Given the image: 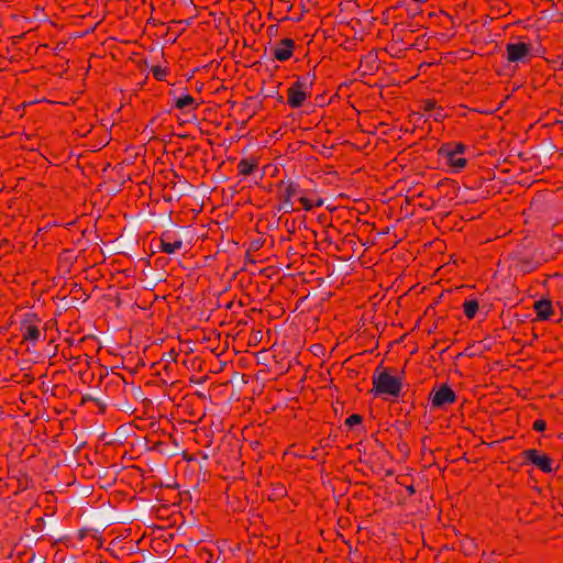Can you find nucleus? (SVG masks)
Wrapping results in <instances>:
<instances>
[{"label":"nucleus","mask_w":563,"mask_h":563,"mask_svg":"<svg viewBox=\"0 0 563 563\" xmlns=\"http://www.w3.org/2000/svg\"><path fill=\"white\" fill-rule=\"evenodd\" d=\"M314 74H306L296 78L287 89V104L291 109L301 108L312 95Z\"/></svg>","instance_id":"obj_1"},{"label":"nucleus","mask_w":563,"mask_h":563,"mask_svg":"<svg viewBox=\"0 0 563 563\" xmlns=\"http://www.w3.org/2000/svg\"><path fill=\"white\" fill-rule=\"evenodd\" d=\"M373 393L377 396L398 398L401 393L402 382L399 377L391 376L386 368L377 367L372 376Z\"/></svg>","instance_id":"obj_2"},{"label":"nucleus","mask_w":563,"mask_h":563,"mask_svg":"<svg viewBox=\"0 0 563 563\" xmlns=\"http://www.w3.org/2000/svg\"><path fill=\"white\" fill-rule=\"evenodd\" d=\"M465 151L466 146L463 143H446L439 148L438 154L453 173H460L467 164Z\"/></svg>","instance_id":"obj_3"},{"label":"nucleus","mask_w":563,"mask_h":563,"mask_svg":"<svg viewBox=\"0 0 563 563\" xmlns=\"http://www.w3.org/2000/svg\"><path fill=\"white\" fill-rule=\"evenodd\" d=\"M277 189L279 200L278 210L284 213H290L295 211L294 200L298 199L299 201L300 196H303L305 190H302L300 186L292 180L280 181L277 185Z\"/></svg>","instance_id":"obj_4"},{"label":"nucleus","mask_w":563,"mask_h":563,"mask_svg":"<svg viewBox=\"0 0 563 563\" xmlns=\"http://www.w3.org/2000/svg\"><path fill=\"white\" fill-rule=\"evenodd\" d=\"M506 56L509 63H528L532 58V45L526 42H509L506 44Z\"/></svg>","instance_id":"obj_5"},{"label":"nucleus","mask_w":563,"mask_h":563,"mask_svg":"<svg viewBox=\"0 0 563 563\" xmlns=\"http://www.w3.org/2000/svg\"><path fill=\"white\" fill-rule=\"evenodd\" d=\"M525 462L534 465L537 468L544 473H552L555 471L553 467L554 461L547 454L541 453L537 449H528L522 452Z\"/></svg>","instance_id":"obj_6"},{"label":"nucleus","mask_w":563,"mask_h":563,"mask_svg":"<svg viewBox=\"0 0 563 563\" xmlns=\"http://www.w3.org/2000/svg\"><path fill=\"white\" fill-rule=\"evenodd\" d=\"M455 400L456 395L448 384H442L438 389L430 393V402L433 408H443L446 405L454 404Z\"/></svg>","instance_id":"obj_7"},{"label":"nucleus","mask_w":563,"mask_h":563,"mask_svg":"<svg viewBox=\"0 0 563 563\" xmlns=\"http://www.w3.org/2000/svg\"><path fill=\"white\" fill-rule=\"evenodd\" d=\"M184 246L183 239L176 231L166 230L161 234L159 249L163 253L172 255L180 251Z\"/></svg>","instance_id":"obj_8"},{"label":"nucleus","mask_w":563,"mask_h":563,"mask_svg":"<svg viewBox=\"0 0 563 563\" xmlns=\"http://www.w3.org/2000/svg\"><path fill=\"white\" fill-rule=\"evenodd\" d=\"M295 51V41L291 38H282L271 47V54L278 62L290 59Z\"/></svg>","instance_id":"obj_9"},{"label":"nucleus","mask_w":563,"mask_h":563,"mask_svg":"<svg viewBox=\"0 0 563 563\" xmlns=\"http://www.w3.org/2000/svg\"><path fill=\"white\" fill-rule=\"evenodd\" d=\"M420 110L423 112V114L433 118V120L437 122L442 121L446 117L444 108L438 106L437 102L431 99L422 100Z\"/></svg>","instance_id":"obj_10"},{"label":"nucleus","mask_w":563,"mask_h":563,"mask_svg":"<svg viewBox=\"0 0 563 563\" xmlns=\"http://www.w3.org/2000/svg\"><path fill=\"white\" fill-rule=\"evenodd\" d=\"M35 316L25 319L21 324L22 338L25 341L36 342L40 339V329L34 322Z\"/></svg>","instance_id":"obj_11"},{"label":"nucleus","mask_w":563,"mask_h":563,"mask_svg":"<svg viewBox=\"0 0 563 563\" xmlns=\"http://www.w3.org/2000/svg\"><path fill=\"white\" fill-rule=\"evenodd\" d=\"M173 107L181 111H195L198 109L199 103L189 93H183L179 97H175Z\"/></svg>","instance_id":"obj_12"},{"label":"nucleus","mask_w":563,"mask_h":563,"mask_svg":"<svg viewBox=\"0 0 563 563\" xmlns=\"http://www.w3.org/2000/svg\"><path fill=\"white\" fill-rule=\"evenodd\" d=\"M258 165H260L258 157L251 156L247 158H242L238 163V173H239V175L244 176V177L250 176L257 169Z\"/></svg>","instance_id":"obj_13"},{"label":"nucleus","mask_w":563,"mask_h":563,"mask_svg":"<svg viewBox=\"0 0 563 563\" xmlns=\"http://www.w3.org/2000/svg\"><path fill=\"white\" fill-rule=\"evenodd\" d=\"M533 309L538 320H548L553 314L552 302L548 299L537 300L533 305Z\"/></svg>","instance_id":"obj_14"},{"label":"nucleus","mask_w":563,"mask_h":563,"mask_svg":"<svg viewBox=\"0 0 563 563\" xmlns=\"http://www.w3.org/2000/svg\"><path fill=\"white\" fill-rule=\"evenodd\" d=\"M299 203L303 210L310 211L314 208L321 207L323 205V199L316 195H308L305 191L303 196H300Z\"/></svg>","instance_id":"obj_15"},{"label":"nucleus","mask_w":563,"mask_h":563,"mask_svg":"<svg viewBox=\"0 0 563 563\" xmlns=\"http://www.w3.org/2000/svg\"><path fill=\"white\" fill-rule=\"evenodd\" d=\"M463 312L467 320H472L475 318L478 311V301L477 299H467L463 302Z\"/></svg>","instance_id":"obj_16"},{"label":"nucleus","mask_w":563,"mask_h":563,"mask_svg":"<svg viewBox=\"0 0 563 563\" xmlns=\"http://www.w3.org/2000/svg\"><path fill=\"white\" fill-rule=\"evenodd\" d=\"M152 74H153V77L156 79V80H159V81H163L165 80L167 74H168V69L165 68V67H161V66H154L152 69H151Z\"/></svg>","instance_id":"obj_17"},{"label":"nucleus","mask_w":563,"mask_h":563,"mask_svg":"<svg viewBox=\"0 0 563 563\" xmlns=\"http://www.w3.org/2000/svg\"><path fill=\"white\" fill-rule=\"evenodd\" d=\"M363 421V418L361 415L358 413H353L351 416H349L346 419H345V424L350 428L354 427V426H357V424H361Z\"/></svg>","instance_id":"obj_18"},{"label":"nucleus","mask_w":563,"mask_h":563,"mask_svg":"<svg viewBox=\"0 0 563 563\" xmlns=\"http://www.w3.org/2000/svg\"><path fill=\"white\" fill-rule=\"evenodd\" d=\"M538 267L537 264L529 262V261H521L520 262V268L523 273H530L534 271Z\"/></svg>","instance_id":"obj_19"},{"label":"nucleus","mask_w":563,"mask_h":563,"mask_svg":"<svg viewBox=\"0 0 563 563\" xmlns=\"http://www.w3.org/2000/svg\"><path fill=\"white\" fill-rule=\"evenodd\" d=\"M533 430L538 431V432H542L545 430L547 428V422L542 419H537L534 422H533V426H532Z\"/></svg>","instance_id":"obj_20"},{"label":"nucleus","mask_w":563,"mask_h":563,"mask_svg":"<svg viewBox=\"0 0 563 563\" xmlns=\"http://www.w3.org/2000/svg\"><path fill=\"white\" fill-rule=\"evenodd\" d=\"M372 58H373V56H372V55H367V56H366V58H365V60H367V59H372Z\"/></svg>","instance_id":"obj_21"}]
</instances>
